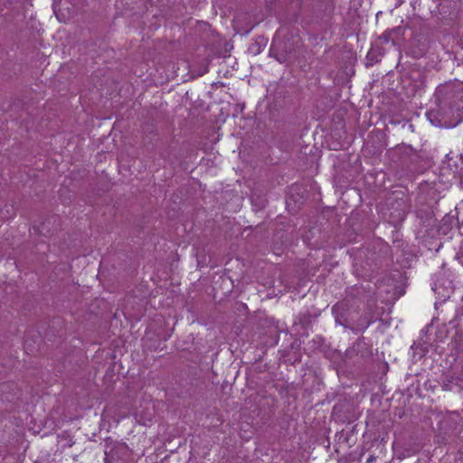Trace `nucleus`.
<instances>
[{"instance_id":"7ed1b4c3","label":"nucleus","mask_w":463,"mask_h":463,"mask_svg":"<svg viewBox=\"0 0 463 463\" xmlns=\"http://www.w3.org/2000/svg\"><path fill=\"white\" fill-rule=\"evenodd\" d=\"M369 355H370V351L367 346V344L361 338H359L345 353V356L347 359H353L356 356H359L361 358H365V357H368Z\"/></svg>"},{"instance_id":"9d476101","label":"nucleus","mask_w":463,"mask_h":463,"mask_svg":"<svg viewBox=\"0 0 463 463\" xmlns=\"http://www.w3.org/2000/svg\"><path fill=\"white\" fill-rule=\"evenodd\" d=\"M371 324V321L367 317H361L355 325V332L364 331Z\"/></svg>"},{"instance_id":"0eeeda50","label":"nucleus","mask_w":463,"mask_h":463,"mask_svg":"<svg viewBox=\"0 0 463 463\" xmlns=\"http://www.w3.org/2000/svg\"><path fill=\"white\" fill-rule=\"evenodd\" d=\"M266 45V39L264 37H259L249 47V52L253 55L260 53L263 47Z\"/></svg>"},{"instance_id":"4468645a","label":"nucleus","mask_w":463,"mask_h":463,"mask_svg":"<svg viewBox=\"0 0 463 463\" xmlns=\"http://www.w3.org/2000/svg\"><path fill=\"white\" fill-rule=\"evenodd\" d=\"M391 38L392 35L390 31H385L381 36V39H383L385 43H388L391 40Z\"/></svg>"},{"instance_id":"f257e3e1","label":"nucleus","mask_w":463,"mask_h":463,"mask_svg":"<svg viewBox=\"0 0 463 463\" xmlns=\"http://www.w3.org/2000/svg\"><path fill=\"white\" fill-rule=\"evenodd\" d=\"M438 109L427 116L432 125L451 128L463 121V82L449 81L435 91Z\"/></svg>"},{"instance_id":"f3484780","label":"nucleus","mask_w":463,"mask_h":463,"mask_svg":"<svg viewBox=\"0 0 463 463\" xmlns=\"http://www.w3.org/2000/svg\"><path fill=\"white\" fill-rule=\"evenodd\" d=\"M241 14H238V15L235 16L234 23L236 24L237 26H239V24L241 23Z\"/></svg>"},{"instance_id":"9b49d317","label":"nucleus","mask_w":463,"mask_h":463,"mask_svg":"<svg viewBox=\"0 0 463 463\" xmlns=\"http://www.w3.org/2000/svg\"><path fill=\"white\" fill-rule=\"evenodd\" d=\"M33 231L38 232L43 236H47L50 232V230L46 227V222L41 223L40 225H34Z\"/></svg>"},{"instance_id":"a211bd4d","label":"nucleus","mask_w":463,"mask_h":463,"mask_svg":"<svg viewBox=\"0 0 463 463\" xmlns=\"http://www.w3.org/2000/svg\"><path fill=\"white\" fill-rule=\"evenodd\" d=\"M253 27H254V25H253V24H250V25L245 29V31H244V33H245V34H246V33H249L252 30V28H253Z\"/></svg>"},{"instance_id":"423d86ee","label":"nucleus","mask_w":463,"mask_h":463,"mask_svg":"<svg viewBox=\"0 0 463 463\" xmlns=\"http://www.w3.org/2000/svg\"><path fill=\"white\" fill-rule=\"evenodd\" d=\"M458 418L459 415L457 412H452L440 421V429L444 430L446 434H449V430L455 428L458 424Z\"/></svg>"},{"instance_id":"dca6fc26","label":"nucleus","mask_w":463,"mask_h":463,"mask_svg":"<svg viewBox=\"0 0 463 463\" xmlns=\"http://www.w3.org/2000/svg\"><path fill=\"white\" fill-rule=\"evenodd\" d=\"M458 260L463 265V247H461L459 251L458 252Z\"/></svg>"},{"instance_id":"412c9836","label":"nucleus","mask_w":463,"mask_h":463,"mask_svg":"<svg viewBox=\"0 0 463 463\" xmlns=\"http://www.w3.org/2000/svg\"><path fill=\"white\" fill-rule=\"evenodd\" d=\"M292 20L296 22L298 20V15H295V17Z\"/></svg>"},{"instance_id":"2eb2a0df","label":"nucleus","mask_w":463,"mask_h":463,"mask_svg":"<svg viewBox=\"0 0 463 463\" xmlns=\"http://www.w3.org/2000/svg\"><path fill=\"white\" fill-rule=\"evenodd\" d=\"M453 381H454V378H453V377H451V380H450V381H449V383H445L443 384V389H444V390H446V391H449V390H451L450 383H453Z\"/></svg>"},{"instance_id":"1a4fd4ad","label":"nucleus","mask_w":463,"mask_h":463,"mask_svg":"<svg viewBox=\"0 0 463 463\" xmlns=\"http://www.w3.org/2000/svg\"><path fill=\"white\" fill-rule=\"evenodd\" d=\"M452 350L455 351L457 354H463V335L460 334H456L451 341Z\"/></svg>"},{"instance_id":"6ab92c4d","label":"nucleus","mask_w":463,"mask_h":463,"mask_svg":"<svg viewBox=\"0 0 463 463\" xmlns=\"http://www.w3.org/2000/svg\"><path fill=\"white\" fill-rule=\"evenodd\" d=\"M376 458L374 456H370L367 459V463H373Z\"/></svg>"},{"instance_id":"aec40b11","label":"nucleus","mask_w":463,"mask_h":463,"mask_svg":"<svg viewBox=\"0 0 463 463\" xmlns=\"http://www.w3.org/2000/svg\"><path fill=\"white\" fill-rule=\"evenodd\" d=\"M277 60L279 61V62H284L286 61V58L285 56L283 58H280V57H277Z\"/></svg>"},{"instance_id":"ddd939ff","label":"nucleus","mask_w":463,"mask_h":463,"mask_svg":"<svg viewBox=\"0 0 463 463\" xmlns=\"http://www.w3.org/2000/svg\"><path fill=\"white\" fill-rule=\"evenodd\" d=\"M403 149L406 155L416 156L415 150L411 147V146H405Z\"/></svg>"},{"instance_id":"6e6552de","label":"nucleus","mask_w":463,"mask_h":463,"mask_svg":"<svg viewBox=\"0 0 463 463\" xmlns=\"http://www.w3.org/2000/svg\"><path fill=\"white\" fill-rule=\"evenodd\" d=\"M317 317V315H312L309 312H305L298 316V321L303 328H307L313 323V321Z\"/></svg>"},{"instance_id":"f03ea898","label":"nucleus","mask_w":463,"mask_h":463,"mask_svg":"<svg viewBox=\"0 0 463 463\" xmlns=\"http://www.w3.org/2000/svg\"><path fill=\"white\" fill-rule=\"evenodd\" d=\"M387 204L396 220H403L410 210L408 199L402 192H393L387 199Z\"/></svg>"},{"instance_id":"f8f14e48","label":"nucleus","mask_w":463,"mask_h":463,"mask_svg":"<svg viewBox=\"0 0 463 463\" xmlns=\"http://www.w3.org/2000/svg\"><path fill=\"white\" fill-rule=\"evenodd\" d=\"M389 31L391 32V35L396 34L397 36H402L404 34V28H402V26L394 27Z\"/></svg>"},{"instance_id":"39448f33","label":"nucleus","mask_w":463,"mask_h":463,"mask_svg":"<svg viewBox=\"0 0 463 463\" xmlns=\"http://www.w3.org/2000/svg\"><path fill=\"white\" fill-rule=\"evenodd\" d=\"M383 55L384 51L382 47L372 46L366 55L367 65H373V63L378 62Z\"/></svg>"},{"instance_id":"20e7f679","label":"nucleus","mask_w":463,"mask_h":463,"mask_svg":"<svg viewBox=\"0 0 463 463\" xmlns=\"http://www.w3.org/2000/svg\"><path fill=\"white\" fill-rule=\"evenodd\" d=\"M345 305L344 303H336L332 307V313L335 316V323L344 326L345 328H350L354 330V326H352L347 317L345 315Z\"/></svg>"}]
</instances>
